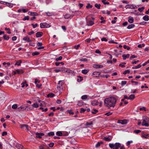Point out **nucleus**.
<instances>
[{"label":"nucleus","mask_w":149,"mask_h":149,"mask_svg":"<svg viewBox=\"0 0 149 149\" xmlns=\"http://www.w3.org/2000/svg\"><path fill=\"white\" fill-rule=\"evenodd\" d=\"M118 97L113 96L106 98L104 100V105L109 108L114 107L116 103Z\"/></svg>","instance_id":"nucleus-1"},{"label":"nucleus","mask_w":149,"mask_h":149,"mask_svg":"<svg viewBox=\"0 0 149 149\" xmlns=\"http://www.w3.org/2000/svg\"><path fill=\"white\" fill-rule=\"evenodd\" d=\"M63 84L62 81H60L57 86L56 90V92L59 95L61 93V91L63 89Z\"/></svg>","instance_id":"nucleus-2"},{"label":"nucleus","mask_w":149,"mask_h":149,"mask_svg":"<svg viewBox=\"0 0 149 149\" xmlns=\"http://www.w3.org/2000/svg\"><path fill=\"white\" fill-rule=\"evenodd\" d=\"M109 147L112 149H119L121 146V144L119 143H109Z\"/></svg>","instance_id":"nucleus-3"},{"label":"nucleus","mask_w":149,"mask_h":149,"mask_svg":"<svg viewBox=\"0 0 149 149\" xmlns=\"http://www.w3.org/2000/svg\"><path fill=\"white\" fill-rule=\"evenodd\" d=\"M50 25L46 23H41L40 24V27L41 28H47L50 27Z\"/></svg>","instance_id":"nucleus-4"},{"label":"nucleus","mask_w":149,"mask_h":149,"mask_svg":"<svg viewBox=\"0 0 149 149\" xmlns=\"http://www.w3.org/2000/svg\"><path fill=\"white\" fill-rule=\"evenodd\" d=\"M125 8L126 9H135L137 8V7L133 4H130L126 5L125 6Z\"/></svg>","instance_id":"nucleus-5"},{"label":"nucleus","mask_w":149,"mask_h":149,"mask_svg":"<svg viewBox=\"0 0 149 149\" xmlns=\"http://www.w3.org/2000/svg\"><path fill=\"white\" fill-rule=\"evenodd\" d=\"M143 121L142 122V125L143 126H145L146 127H148L149 125V124L148 123H147L145 118L144 117H143Z\"/></svg>","instance_id":"nucleus-6"},{"label":"nucleus","mask_w":149,"mask_h":149,"mask_svg":"<svg viewBox=\"0 0 149 149\" xmlns=\"http://www.w3.org/2000/svg\"><path fill=\"white\" fill-rule=\"evenodd\" d=\"M28 125L26 124H23L22 125H21L20 126V128L22 129H24V128H26V131L28 132L29 130L28 129Z\"/></svg>","instance_id":"nucleus-7"},{"label":"nucleus","mask_w":149,"mask_h":149,"mask_svg":"<svg viewBox=\"0 0 149 149\" xmlns=\"http://www.w3.org/2000/svg\"><path fill=\"white\" fill-rule=\"evenodd\" d=\"M118 123L121 124L122 125H125L127 123V120L126 119L124 120H119L118 121Z\"/></svg>","instance_id":"nucleus-8"},{"label":"nucleus","mask_w":149,"mask_h":149,"mask_svg":"<svg viewBox=\"0 0 149 149\" xmlns=\"http://www.w3.org/2000/svg\"><path fill=\"white\" fill-rule=\"evenodd\" d=\"M23 39L24 40L26 41L27 42H31L32 40H31L28 36H26V37L23 38Z\"/></svg>","instance_id":"nucleus-9"},{"label":"nucleus","mask_w":149,"mask_h":149,"mask_svg":"<svg viewBox=\"0 0 149 149\" xmlns=\"http://www.w3.org/2000/svg\"><path fill=\"white\" fill-rule=\"evenodd\" d=\"M100 72H94L93 73V76L94 77H98L100 74Z\"/></svg>","instance_id":"nucleus-10"},{"label":"nucleus","mask_w":149,"mask_h":149,"mask_svg":"<svg viewBox=\"0 0 149 149\" xmlns=\"http://www.w3.org/2000/svg\"><path fill=\"white\" fill-rule=\"evenodd\" d=\"M3 4L6 5L7 6H8L10 8H12L13 6V5L12 4L7 2H4V3H3Z\"/></svg>","instance_id":"nucleus-11"},{"label":"nucleus","mask_w":149,"mask_h":149,"mask_svg":"<svg viewBox=\"0 0 149 149\" xmlns=\"http://www.w3.org/2000/svg\"><path fill=\"white\" fill-rule=\"evenodd\" d=\"M94 24V22L93 21H89L87 20V25L88 26H91Z\"/></svg>","instance_id":"nucleus-12"},{"label":"nucleus","mask_w":149,"mask_h":149,"mask_svg":"<svg viewBox=\"0 0 149 149\" xmlns=\"http://www.w3.org/2000/svg\"><path fill=\"white\" fill-rule=\"evenodd\" d=\"M98 102L96 100H94L91 102V104L93 106H96L98 104Z\"/></svg>","instance_id":"nucleus-13"},{"label":"nucleus","mask_w":149,"mask_h":149,"mask_svg":"<svg viewBox=\"0 0 149 149\" xmlns=\"http://www.w3.org/2000/svg\"><path fill=\"white\" fill-rule=\"evenodd\" d=\"M43 35V33L42 32H38L36 33V37L37 38L40 37Z\"/></svg>","instance_id":"nucleus-14"},{"label":"nucleus","mask_w":149,"mask_h":149,"mask_svg":"<svg viewBox=\"0 0 149 149\" xmlns=\"http://www.w3.org/2000/svg\"><path fill=\"white\" fill-rule=\"evenodd\" d=\"M17 73L18 74H21L24 73V72L22 69H17L16 70Z\"/></svg>","instance_id":"nucleus-15"},{"label":"nucleus","mask_w":149,"mask_h":149,"mask_svg":"<svg viewBox=\"0 0 149 149\" xmlns=\"http://www.w3.org/2000/svg\"><path fill=\"white\" fill-rule=\"evenodd\" d=\"M36 135L37 136V137L39 138H41V136L44 135V134L43 133H37L36 134Z\"/></svg>","instance_id":"nucleus-16"},{"label":"nucleus","mask_w":149,"mask_h":149,"mask_svg":"<svg viewBox=\"0 0 149 149\" xmlns=\"http://www.w3.org/2000/svg\"><path fill=\"white\" fill-rule=\"evenodd\" d=\"M103 67V65H95L94 66V67L96 68H101Z\"/></svg>","instance_id":"nucleus-17"},{"label":"nucleus","mask_w":149,"mask_h":149,"mask_svg":"<svg viewBox=\"0 0 149 149\" xmlns=\"http://www.w3.org/2000/svg\"><path fill=\"white\" fill-rule=\"evenodd\" d=\"M28 14L30 15L36 16L38 15L37 13L36 12H33L30 11H29Z\"/></svg>","instance_id":"nucleus-18"},{"label":"nucleus","mask_w":149,"mask_h":149,"mask_svg":"<svg viewBox=\"0 0 149 149\" xmlns=\"http://www.w3.org/2000/svg\"><path fill=\"white\" fill-rule=\"evenodd\" d=\"M25 109H26L25 108V107L22 106H21L20 107H19L17 108L18 111H23Z\"/></svg>","instance_id":"nucleus-19"},{"label":"nucleus","mask_w":149,"mask_h":149,"mask_svg":"<svg viewBox=\"0 0 149 149\" xmlns=\"http://www.w3.org/2000/svg\"><path fill=\"white\" fill-rule=\"evenodd\" d=\"M142 137L145 139H148L149 137V134H145L144 133H142Z\"/></svg>","instance_id":"nucleus-20"},{"label":"nucleus","mask_w":149,"mask_h":149,"mask_svg":"<svg viewBox=\"0 0 149 149\" xmlns=\"http://www.w3.org/2000/svg\"><path fill=\"white\" fill-rule=\"evenodd\" d=\"M128 19V21L129 23H132L134 22V19L132 17H129Z\"/></svg>","instance_id":"nucleus-21"},{"label":"nucleus","mask_w":149,"mask_h":149,"mask_svg":"<svg viewBox=\"0 0 149 149\" xmlns=\"http://www.w3.org/2000/svg\"><path fill=\"white\" fill-rule=\"evenodd\" d=\"M143 19L145 21H148L149 20V16L147 15H145L143 17Z\"/></svg>","instance_id":"nucleus-22"},{"label":"nucleus","mask_w":149,"mask_h":149,"mask_svg":"<svg viewBox=\"0 0 149 149\" xmlns=\"http://www.w3.org/2000/svg\"><path fill=\"white\" fill-rule=\"evenodd\" d=\"M103 139L106 141H109L111 140V139L109 137H104Z\"/></svg>","instance_id":"nucleus-23"},{"label":"nucleus","mask_w":149,"mask_h":149,"mask_svg":"<svg viewBox=\"0 0 149 149\" xmlns=\"http://www.w3.org/2000/svg\"><path fill=\"white\" fill-rule=\"evenodd\" d=\"M135 97L134 95L131 94L129 97V99L133 100L134 98Z\"/></svg>","instance_id":"nucleus-24"},{"label":"nucleus","mask_w":149,"mask_h":149,"mask_svg":"<svg viewBox=\"0 0 149 149\" xmlns=\"http://www.w3.org/2000/svg\"><path fill=\"white\" fill-rule=\"evenodd\" d=\"M135 26V25L134 24H131L129 26L127 27V28L128 29H132Z\"/></svg>","instance_id":"nucleus-25"},{"label":"nucleus","mask_w":149,"mask_h":149,"mask_svg":"<svg viewBox=\"0 0 149 149\" xmlns=\"http://www.w3.org/2000/svg\"><path fill=\"white\" fill-rule=\"evenodd\" d=\"M88 71L89 70H88L84 69L82 70L81 72L83 74H86L88 72Z\"/></svg>","instance_id":"nucleus-26"},{"label":"nucleus","mask_w":149,"mask_h":149,"mask_svg":"<svg viewBox=\"0 0 149 149\" xmlns=\"http://www.w3.org/2000/svg\"><path fill=\"white\" fill-rule=\"evenodd\" d=\"M133 143L132 141H128L126 143V146H127L129 148L130 147V144Z\"/></svg>","instance_id":"nucleus-27"},{"label":"nucleus","mask_w":149,"mask_h":149,"mask_svg":"<svg viewBox=\"0 0 149 149\" xmlns=\"http://www.w3.org/2000/svg\"><path fill=\"white\" fill-rule=\"evenodd\" d=\"M22 62V61L21 60H19L17 61L15 64V65H17L18 66L20 65L21 63Z\"/></svg>","instance_id":"nucleus-28"},{"label":"nucleus","mask_w":149,"mask_h":149,"mask_svg":"<svg viewBox=\"0 0 149 149\" xmlns=\"http://www.w3.org/2000/svg\"><path fill=\"white\" fill-rule=\"evenodd\" d=\"M141 67V64H140L136 66L133 67L132 68L133 69H136L139 68H140Z\"/></svg>","instance_id":"nucleus-29"},{"label":"nucleus","mask_w":149,"mask_h":149,"mask_svg":"<svg viewBox=\"0 0 149 149\" xmlns=\"http://www.w3.org/2000/svg\"><path fill=\"white\" fill-rule=\"evenodd\" d=\"M56 134L58 136H63V134L61 131H58L56 133Z\"/></svg>","instance_id":"nucleus-30"},{"label":"nucleus","mask_w":149,"mask_h":149,"mask_svg":"<svg viewBox=\"0 0 149 149\" xmlns=\"http://www.w3.org/2000/svg\"><path fill=\"white\" fill-rule=\"evenodd\" d=\"M67 111L70 115H73L74 114V113L72 111V110L71 109L68 110Z\"/></svg>","instance_id":"nucleus-31"},{"label":"nucleus","mask_w":149,"mask_h":149,"mask_svg":"<svg viewBox=\"0 0 149 149\" xmlns=\"http://www.w3.org/2000/svg\"><path fill=\"white\" fill-rule=\"evenodd\" d=\"M3 38L4 39L6 40H8L9 38V37L6 35H4L3 36Z\"/></svg>","instance_id":"nucleus-32"},{"label":"nucleus","mask_w":149,"mask_h":149,"mask_svg":"<svg viewBox=\"0 0 149 149\" xmlns=\"http://www.w3.org/2000/svg\"><path fill=\"white\" fill-rule=\"evenodd\" d=\"M95 7L98 9H100V8L101 5L100 4H96L95 5Z\"/></svg>","instance_id":"nucleus-33"},{"label":"nucleus","mask_w":149,"mask_h":149,"mask_svg":"<svg viewBox=\"0 0 149 149\" xmlns=\"http://www.w3.org/2000/svg\"><path fill=\"white\" fill-rule=\"evenodd\" d=\"M54 132H51L48 133V135L49 136H54Z\"/></svg>","instance_id":"nucleus-34"},{"label":"nucleus","mask_w":149,"mask_h":149,"mask_svg":"<svg viewBox=\"0 0 149 149\" xmlns=\"http://www.w3.org/2000/svg\"><path fill=\"white\" fill-rule=\"evenodd\" d=\"M54 95V94L53 93H50L47 95L48 97H53Z\"/></svg>","instance_id":"nucleus-35"},{"label":"nucleus","mask_w":149,"mask_h":149,"mask_svg":"<svg viewBox=\"0 0 149 149\" xmlns=\"http://www.w3.org/2000/svg\"><path fill=\"white\" fill-rule=\"evenodd\" d=\"M32 106L36 108H37L38 107V105L36 103H34L32 105Z\"/></svg>","instance_id":"nucleus-36"},{"label":"nucleus","mask_w":149,"mask_h":149,"mask_svg":"<svg viewBox=\"0 0 149 149\" xmlns=\"http://www.w3.org/2000/svg\"><path fill=\"white\" fill-rule=\"evenodd\" d=\"M93 124V123L92 122H91L90 123H89L88 122H86L85 124V125L87 126L89 125H92Z\"/></svg>","instance_id":"nucleus-37"},{"label":"nucleus","mask_w":149,"mask_h":149,"mask_svg":"<svg viewBox=\"0 0 149 149\" xmlns=\"http://www.w3.org/2000/svg\"><path fill=\"white\" fill-rule=\"evenodd\" d=\"M102 143V142H98L97 143L95 147L96 148L98 147H99L100 145Z\"/></svg>","instance_id":"nucleus-38"},{"label":"nucleus","mask_w":149,"mask_h":149,"mask_svg":"<svg viewBox=\"0 0 149 149\" xmlns=\"http://www.w3.org/2000/svg\"><path fill=\"white\" fill-rule=\"evenodd\" d=\"M137 57V56H135L134 55H132L130 57V60H131L132 58H136Z\"/></svg>","instance_id":"nucleus-39"},{"label":"nucleus","mask_w":149,"mask_h":149,"mask_svg":"<svg viewBox=\"0 0 149 149\" xmlns=\"http://www.w3.org/2000/svg\"><path fill=\"white\" fill-rule=\"evenodd\" d=\"M39 149H46L45 146L44 145H42L39 146Z\"/></svg>","instance_id":"nucleus-40"},{"label":"nucleus","mask_w":149,"mask_h":149,"mask_svg":"<svg viewBox=\"0 0 149 149\" xmlns=\"http://www.w3.org/2000/svg\"><path fill=\"white\" fill-rule=\"evenodd\" d=\"M144 7H142L141 8H138V10L140 12H141L143 11V10L144 9Z\"/></svg>","instance_id":"nucleus-41"},{"label":"nucleus","mask_w":149,"mask_h":149,"mask_svg":"<svg viewBox=\"0 0 149 149\" xmlns=\"http://www.w3.org/2000/svg\"><path fill=\"white\" fill-rule=\"evenodd\" d=\"M62 58V57L61 56H60L58 58H57L55 59V61H58L61 60Z\"/></svg>","instance_id":"nucleus-42"},{"label":"nucleus","mask_w":149,"mask_h":149,"mask_svg":"<svg viewBox=\"0 0 149 149\" xmlns=\"http://www.w3.org/2000/svg\"><path fill=\"white\" fill-rule=\"evenodd\" d=\"M62 134L63 136H67L68 135V132H63Z\"/></svg>","instance_id":"nucleus-43"},{"label":"nucleus","mask_w":149,"mask_h":149,"mask_svg":"<svg viewBox=\"0 0 149 149\" xmlns=\"http://www.w3.org/2000/svg\"><path fill=\"white\" fill-rule=\"evenodd\" d=\"M87 96L86 95H84L82 96L81 97V98L82 100H84L87 99Z\"/></svg>","instance_id":"nucleus-44"},{"label":"nucleus","mask_w":149,"mask_h":149,"mask_svg":"<svg viewBox=\"0 0 149 149\" xmlns=\"http://www.w3.org/2000/svg\"><path fill=\"white\" fill-rule=\"evenodd\" d=\"M17 107V104H15L13 105L12 107V108L13 109H15Z\"/></svg>","instance_id":"nucleus-45"},{"label":"nucleus","mask_w":149,"mask_h":149,"mask_svg":"<svg viewBox=\"0 0 149 149\" xmlns=\"http://www.w3.org/2000/svg\"><path fill=\"white\" fill-rule=\"evenodd\" d=\"M92 7V6L90 5L89 3H88L87 5L86 6V8L87 9L91 8Z\"/></svg>","instance_id":"nucleus-46"},{"label":"nucleus","mask_w":149,"mask_h":149,"mask_svg":"<svg viewBox=\"0 0 149 149\" xmlns=\"http://www.w3.org/2000/svg\"><path fill=\"white\" fill-rule=\"evenodd\" d=\"M40 53L38 52H33L32 54V55L33 56H35V55H38Z\"/></svg>","instance_id":"nucleus-47"},{"label":"nucleus","mask_w":149,"mask_h":149,"mask_svg":"<svg viewBox=\"0 0 149 149\" xmlns=\"http://www.w3.org/2000/svg\"><path fill=\"white\" fill-rule=\"evenodd\" d=\"M141 132V131L140 130H135L134 131V133L136 134H138Z\"/></svg>","instance_id":"nucleus-48"},{"label":"nucleus","mask_w":149,"mask_h":149,"mask_svg":"<svg viewBox=\"0 0 149 149\" xmlns=\"http://www.w3.org/2000/svg\"><path fill=\"white\" fill-rule=\"evenodd\" d=\"M145 46V45L144 44H139V45L137 47L139 48H141L142 47H143Z\"/></svg>","instance_id":"nucleus-49"},{"label":"nucleus","mask_w":149,"mask_h":149,"mask_svg":"<svg viewBox=\"0 0 149 149\" xmlns=\"http://www.w3.org/2000/svg\"><path fill=\"white\" fill-rule=\"evenodd\" d=\"M130 70H127L125 71L123 73V74H126L127 73H130Z\"/></svg>","instance_id":"nucleus-50"},{"label":"nucleus","mask_w":149,"mask_h":149,"mask_svg":"<svg viewBox=\"0 0 149 149\" xmlns=\"http://www.w3.org/2000/svg\"><path fill=\"white\" fill-rule=\"evenodd\" d=\"M93 111H93L92 112V113L93 114H94L96 113H97L98 112V111L97 110H96L95 109H93Z\"/></svg>","instance_id":"nucleus-51"},{"label":"nucleus","mask_w":149,"mask_h":149,"mask_svg":"<svg viewBox=\"0 0 149 149\" xmlns=\"http://www.w3.org/2000/svg\"><path fill=\"white\" fill-rule=\"evenodd\" d=\"M29 19V17L28 16H25L24 18L23 19V20L24 21L25 20H28Z\"/></svg>","instance_id":"nucleus-52"},{"label":"nucleus","mask_w":149,"mask_h":149,"mask_svg":"<svg viewBox=\"0 0 149 149\" xmlns=\"http://www.w3.org/2000/svg\"><path fill=\"white\" fill-rule=\"evenodd\" d=\"M112 113L111 112H108V113H106L105 114V115H107V116H109L110 115H111Z\"/></svg>","instance_id":"nucleus-53"},{"label":"nucleus","mask_w":149,"mask_h":149,"mask_svg":"<svg viewBox=\"0 0 149 149\" xmlns=\"http://www.w3.org/2000/svg\"><path fill=\"white\" fill-rule=\"evenodd\" d=\"M40 82V81L38 80L37 79H36L35 80V83L36 84H37V83H39Z\"/></svg>","instance_id":"nucleus-54"},{"label":"nucleus","mask_w":149,"mask_h":149,"mask_svg":"<svg viewBox=\"0 0 149 149\" xmlns=\"http://www.w3.org/2000/svg\"><path fill=\"white\" fill-rule=\"evenodd\" d=\"M106 0H102V2H103L104 4H109V2H106Z\"/></svg>","instance_id":"nucleus-55"},{"label":"nucleus","mask_w":149,"mask_h":149,"mask_svg":"<svg viewBox=\"0 0 149 149\" xmlns=\"http://www.w3.org/2000/svg\"><path fill=\"white\" fill-rule=\"evenodd\" d=\"M127 83V81H122L121 82V85H125Z\"/></svg>","instance_id":"nucleus-56"},{"label":"nucleus","mask_w":149,"mask_h":149,"mask_svg":"<svg viewBox=\"0 0 149 149\" xmlns=\"http://www.w3.org/2000/svg\"><path fill=\"white\" fill-rule=\"evenodd\" d=\"M80 47L79 45H75L74 46V48L76 49H78Z\"/></svg>","instance_id":"nucleus-57"},{"label":"nucleus","mask_w":149,"mask_h":149,"mask_svg":"<svg viewBox=\"0 0 149 149\" xmlns=\"http://www.w3.org/2000/svg\"><path fill=\"white\" fill-rule=\"evenodd\" d=\"M86 110V109H84L83 108H81V109L80 113H82L85 112Z\"/></svg>","instance_id":"nucleus-58"},{"label":"nucleus","mask_w":149,"mask_h":149,"mask_svg":"<svg viewBox=\"0 0 149 149\" xmlns=\"http://www.w3.org/2000/svg\"><path fill=\"white\" fill-rule=\"evenodd\" d=\"M83 105L82 102H78L77 105H78L79 107Z\"/></svg>","instance_id":"nucleus-59"},{"label":"nucleus","mask_w":149,"mask_h":149,"mask_svg":"<svg viewBox=\"0 0 149 149\" xmlns=\"http://www.w3.org/2000/svg\"><path fill=\"white\" fill-rule=\"evenodd\" d=\"M83 80V78H81V79L80 78H77V81L79 82H80L81 81H82Z\"/></svg>","instance_id":"nucleus-60"},{"label":"nucleus","mask_w":149,"mask_h":149,"mask_svg":"<svg viewBox=\"0 0 149 149\" xmlns=\"http://www.w3.org/2000/svg\"><path fill=\"white\" fill-rule=\"evenodd\" d=\"M101 40L102 41H104L106 42L107 41V40L105 38L103 37L101 39Z\"/></svg>","instance_id":"nucleus-61"},{"label":"nucleus","mask_w":149,"mask_h":149,"mask_svg":"<svg viewBox=\"0 0 149 149\" xmlns=\"http://www.w3.org/2000/svg\"><path fill=\"white\" fill-rule=\"evenodd\" d=\"M70 17V16L68 15V14H66L64 16V18L65 19H68Z\"/></svg>","instance_id":"nucleus-62"},{"label":"nucleus","mask_w":149,"mask_h":149,"mask_svg":"<svg viewBox=\"0 0 149 149\" xmlns=\"http://www.w3.org/2000/svg\"><path fill=\"white\" fill-rule=\"evenodd\" d=\"M54 145V144L53 143H52L49 144V147L52 148Z\"/></svg>","instance_id":"nucleus-63"},{"label":"nucleus","mask_w":149,"mask_h":149,"mask_svg":"<svg viewBox=\"0 0 149 149\" xmlns=\"http://www.w3.org/2000/svg\"><path fill=\"white\" fill-rule=\"evenodd\" d=\"M144 117L145 118V119L146 120L147 123L149 122V118H148L146 116H144Z\"/></svg>","instance_id":"nucleus-64"}]
</instances>
